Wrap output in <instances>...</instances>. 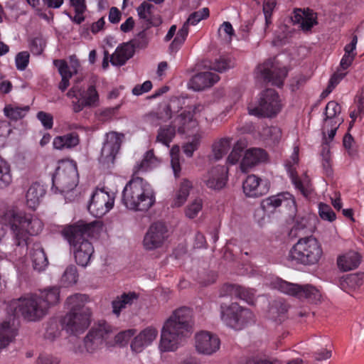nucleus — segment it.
<instances>
[{
	"instance_id": "obj_1",
	"label": "nucleus",
	"mask_w": 364,
	"mask_h": 364,
	"mask_svg": "<svg viewBox=\"0 0 364 364\" xmlns=\"http://www.w3.org/2000/svg\"><path fill=\"white\" fill-rule=\"evenodd\" d=\"M9 315L12 316L0 325V350L8 346L17 335L15 320L22 316L28 321H38L46 315V305H43L38 294H26L17 299L11 301L6 307Z\"/></svg>"
},
{
	"instance_id": "obj_2",
	"label": "nucleus",
	"mask_w": 364,
	"mask_h": 364,
	"mask_svg": "<svg viewBox=\"0 0 364 364\" xmlns=\"http://www.w3.org/2000/svg\"><path fill=\"white\" fill-rule=\"evenodd\" d=\"M100 228L99 221L86 223L80 220L63 229L62 235L69 242L78 265L86 267L89 264L94 253V247L87 237H94Z\"/></svg>"
},
{
	"instance_id": "obj_3",
	"label": "nucleus",
	"mask_w": 364,
	"mask_h": 364,
	"mask_svg": "<svg viewBox=\"0 0 364 364\" xmlns=\"http://www.w3.org/2000/svg\"><path fill=\"white\" fill-rule=\"evenodd\" d=\"M192 327L191 309L186 306L176 309L163 326L159 344L161 350H176L182 338L191 333Z\"/></svg>"
},
{
	"instance_id": "obj_4",
	"label": "nucleus",
	"mask_w": 364,
	"mask_h": 364,
	"mask_svg": "<svg viewBox=\"0 0 364 364\" xmlns=\"http://www.w3.org/2000/svg\"><path fill=\"white\" fill-rule=\"evenodd\" d=\"M3 220L9 226L14 244L16 246H26L29 236L38 235L43 227L41 220L16 208L6 210Z\"/></svg>"
},
{
	"instance_id": "obj_5",
	"label": "nucleus",
	"mask_w": 364,
	"mask_h": 364,
	"mask_svg": "<svg viewBox=\"0 0 364 364\" xmlns=\"http://www.w3.org/2000/svg\"><path fill=\"white\" fill-rule=\"evenodd\" d=\"M122 202L128 209L146 211L155 203V193L144 178L132 176L122 191Z\"/></svg>"
},
{
	"instance_id": "obj_6",
	"label": "nucleus",
	"mask_w": 364,
	"mask_h": 364,
	"mask_svg": "<svg viewBox=\"0 0 364 364\" xmlns=\"http://www.w3.org/2000/svg\"><path fill=\"white\" fill-rule=\"evenodd\" d=\"M323 255L319 241L313 236L299 238L290 249L287 259L295 264L312 266L316 264Z\"/></svg>"
},
{
	"instance_id": "obj_7",
	"label": "nucleus",
	"mask_w": 364,
	"mask_h": 364,
	"mask_svg": "<svg viewBox=\"0 0 364 364\" xmlns=\"http://www.w3.org/2000/svg\"><path fill=\"white\" fill-rule=\"evenodd\" d=\"M53 193H64L73 190L78 183V173L76 163L73 161L59 162L52 176Z\"/></svg>"
},
{
	"instance_id": "obj_8",
	"label": "nucleus",
	"mask_w": 364,
	"mask_h": 364,
	"mask_svg": "<svg viewBox=\"0 0 364 364\" xmlns=\"http://www.w3.org/2000/svg\"><path fill=\"white\" fill-rule=\"evenodd\" d=\"M220 318L222 321L230 328L239 331L247 325L254 323V314L247 308L236 302L220 305Z\"/></svg>"
},
{
	"instance_id": "obj_9",
	"label": "nucleus",
	"mask_w": 364,
	"mask_h": 364,
	"mask_svg": "<svg viewBox=\"0 0 364 364\" xmlns=\"http://www.w3.org/2000/svg\"><path fill=\"white\" fill-rule=\"evenodd\" d=\"M279 96L274 89H267L261 94L259 104L254 107H248L249 114L259 117H272L281 109Z\"/></svg>"
},
{
	"instance_id": "obj_10",
	"label": "nucleus",
	"mask_w": 364,
	"mask_h": 364,
	"mask_svg": "<svg viewBox=\"0 0 364 364\" xmlns=\"http://www.w3.org/2000/svg\"><path fill=\"white\" fill-rule=\"evenodd\" d=\"M274 288L282 293L299 299H316L320 296L319 291L310 284L299 285L282 279H277Z\"/></svg>"
},
{
	"instance_id": "obj_11",
	"label": "nucleus",
	"mask_w": 364,
	"mask_h": 364,
	"mask_svg": "<svg viewBox=\"0 0 364 364\" xmlns=\"http://www.w3.org/2000/svg\"><path fill=\"white\" fill-rule=\"evenodd\" d=\"M124 135L115 132H111L107 134L106 140L101 150L100 162L107 168H110L114 165L115 158L118 154L122 139Z\"/></svg>"
},
{
	"instance_id": "obj_12",
	"label": "nucleus",
	"mask_w": 364,
	"mask_h": 364,
	"mask_svg": "<svg viewBox=\"0 0 364 364\" xmlns=\"http://www.w3.org/2000/svg\"><path fill=\"white\" fill-rule=\"evenodd\" d=\"M114 194L105 191L96 189L91 196L88 210L96 218H100L109 212L114 206Z\"/></svg>"
},
{
	"instance_id": "obj_13",
	"label": "nucleus",
	"mask_w": 364,
	"mask_h": 364,
	"mask_svg": "<svg viewBox=\"0 0 364 364\" xmlns=\"http://www.w3.org/2000/svg\"><path fill=\"white\" fill-rule=\"evenodd\" d=\"M91 311L85 309L82 313L68 312L61 320L63 328L71 334L82 333L90 324Z\"/></svg>"
},
{
	"instance_id": "obj_14",
	"label": "nucleus",
	"mask_w": 364,
	"mask_h": 364,
	"mask_svg": "<svg viewBox=\"0 0 364 364\" xmlns=\"http://www.w3.org/2000/svg\"><path fill=\"white\" fill-rule=\"evenodd\" d=\"M168 228L164 223H152L144 237V248L146 250H154L162 247L168 237Z\"/></svg>"
},
{
	"instance_id": "obj_15",
	"label": "nucleus",
	"mask_w": 364,
	"mask_h": 364,
	"mask_svg": "<svg viewBox=\"0 0 364 364\" xmlns=\"http://www.w3.org/2000/svg\"><path fill=\"white\" fill-rule=\"evenodd\" d=\"M110 331L111 326L105 321L100 322L97 326L92 328L84 339L86 350L92 353L101 348Z\"/></svg>"
},
{
	"instance_id": "obj_16",
	"label": "nucleus",
	"mask_w": 364,
	"mask_h": 364,
	"mask_svg": "<svg viewBox=\"0 0 364 364\" xmlns=\"http://www.w3.org/2000/svg\"><path fill=\"white\" fill-rule=\"evenodd\" d=\"M257 70L265 82L278 87H282L288 73L285 67L277 66L271 59L259 65Z\"/></svg>"
},
{
	"instance_id": "obj_17",
	"label": "nucleus",
	"mask_w": 364,
	"mask_h": 364,
	"mask_svg": "<svg viewBox=\"0 0 364 364\" xmlns=\"http://www.w3.org/2000/svg\"><path fill=\"white\" fill-rule=\"evenodd\" d=\"M195 339L196 350L200 353L211 355L220 348L219 338L210 332L200 331L196 333Z\"/></svg>"
},
{
	"instance_id": "obj_18",
	"label": "nucleus",
	"mask_w": 364,
	"mask_h": 364,
	"mask_svg": "<svg viewBox=\"0 0 364 364\" xmlns=\"http://www.w3.org/2000/svg\"><path fill=\"white\" fill-rule=\"evenodd\" d=\"M228 169L224 166L213 167L203 178L208 188L220 190L226 185Z\"/></svg>"
},
{
	"instance_id": "obj_19",
	"label": "nucleus",
	"mask_w": 364,
	"mask_h": 364,
	"mask_svg": "<svg viewBox=\"0 0 364 364\" xmlns=\"http://www.w3.org/2000/svg\"><path fill=\"white\" fill-rule=\"evenodd\" d=\"M243 191L248 197L257 198L267 193L269 186L267 181H263L255 175L247 177L242 185Z\"/></svg>"
},
{
	"instance_id": "obj_20",
	"label": "nucleus",
	"mask_w": 364,
	"mask_h": 364,
	"mask_svg": "<svg viewBox=\"0 0 364 364\" xmlns=\"http://www.w3.org/2000/svg\"><path fill=\"white\" fill-rule=\"evenodd\" d=\"M99 101V95L94 85H90L87 89L81 90L78 100L73 102L74 112L78 113L85 107H95Z\"/></svg>"
},
{
	"instance_id": "obj_21",
	"label": "nucleus",
	"mask_w": 364,
	"mask_h": 364,
	"mask_svg": "<svg viewBox=\"0 0 364 364\" xmlns=\"http://www.w3.org/2000/svg\"><path fill=\"white\" fill-rule=\"evenodd\" d=\"M293 163L291 161H287L286 163V169L287 173L291 178L292 183L294 185L295 188L298 189L304 196L307 195V186L309 183V178L306 174H304L303 178L299 177L295 164L298 163V150L294 151V153L292 156Z\"/></svg>"
},
{
	"instance_id": "obj_22",
	"label": "nucleus",
	"mask_w": 364,
	"mask_h": 364,
	"mask_svg": "<svg viewBox=\"0 0 364 364\" xmlns=\"http://www.w3.org/2000/svg\"><path fill=\"white\" fill-rule=\"evenodd\" d=\"M220 80L218 75L211 72H201L193 75L188 85L190 89L200 91L215 85Z\"/></svg>"
},
{
	"instance_id": "obj_23",
	"label": "nucleus",
	"mask_w": 364,
	"mask_h": 364,
	"mask_svg": "<svg viewBox=\"0 0 364 364\" xmlns=\"http://www.w3.org/2000/svg\"><path fill=\"white\" fill-rule=\"evenodd\" d=\"M282 203L286 205H295L293 196L288 192H285L270 196L262 201L261 207L265 212L273 213Z\"/></svg>"
},
{
	"instance_id": "obj_24",
	"label": "nucleus",
	"mask_w": 364,
	"mask_h": 364,
	"mask_svg": "<svg viewBox=\"0 0 364 364\" xmlns=\"http://www.w3.org/2000/svg\"><path fill=\"white\" fill-rule=\"evenodd\" d=\"M158 331L154 327H147L134 337L131 343V348L135 353L141 352L156 338Z\"/></svg>"
},
{
	"instance_id": "obj_25",
	"label": "nucleus",
	"mask_w": 364,
	"mask_h": 364,
	"mask_svg": "<svg viewBox=\"0 0 364 364\" xmlns=\"http://www.w3.org/2000/svg\"><path fill=\"white\" fill-rule=\"evenodd\" d=\"M267 157V154L262 149L252 148L247 150L240 164L242 171L247 172L250 168L264 161Z\"/></svg>"
},
{
	"instance_id": "obj_26",
	"label": "nucleus",
	"mask_w": 364,
	"mask_h": 364,
	"mask_svg": "<svg viewBox=\"0 0 364 364\" xmlns=\"http://www.w3.org/2000/svg\"><path fill=\"white\" fill-rule=\"evenodd\" d=\"M34 270L41 272L46 269L48 265L47 255L40 242H34L29 252Z\"/></svg>"
},
{
	"instance_id": "obj_27",
	"label": "nucleus",
	"mask_w": 364,
	"mask_h": 364,
	"mask_svg": "<svg viewBox=\"0 0 364 364\" xmlns=\"http://www.w3.org/2000/svg\"><path fill=\"white\" fill-rule=\"evenodd\" d=\"M135 50L132 43L127 42L119 46L111 55V63L114 65L122 66L133 57Z\"/></svg>"
},
{
	"instance_id": "obj_28",
	"label": "nucleus",
	"mask_w": 364,
	"mask_h": 364,
	"mask_svg": "<svg viewBox=\"0 0 364 364\" xmlns=\"http://www.w3.org/2000/svg\"><path fill=\"white\" fill-rule=\"evenodd\" d=\"M360 261L361 257L358 252L350 251L338 257L337 264L341 270L348 272L356 269Z\"/></svg>"
},
{
	"instance_id": "obj_29",
	"label": "nucleus",
	"mask_w": 364,
	"mask_h": 364,
	"mask_svg": "<svg viewBox=\"0 0 364 364\" xmlns=\"http://www.w3.org/2000/svg\"><path fill=\"white\" fill-rule=\"evenodd\" d=\"M316 14L312 10L307 9L302 12L301 9L296 11L293 18V21L301 24L303 31H310L314 25L317 24Z\"/></svg>"
},
{
	"instance_id": "obj_30",
	"label": "nucleus",
	"mask_w": 364,
	"mask_h": 364,
	"mask_svg": "<svg viewBox=\"0 0 364 364\" xmlns=\"http://www.w3.org/2000/svg\"><path fill=\"white\" fill-rule=\"evenodd\" d=\"M46 193L43 186L38 182L33 183L28 188L26 194V204L29 208L35 210Z\"/></svg>"
},
{
	"instance_id": "obj_31",
	"label": "nucleus",
	"mask_w": 364,
	"mask_h": 364,
	"mask_svg": "<svg viewBox=\"0 0 364 364\" xmlns=\"http://www.w3.org/2000/svg\"><path fill=\"white\" fill-rule=\"evenodd\" d=\"M138 299L139 294L134 291L123 293L112 301L113 313L119 316L122 309L132 306Z\"/></svg>"
},
{
	"instance_id": "obj_32",
	"label": "nucleus",
	"mask_w": 364,
	"mask_h": 364,
	"mask_svg": "<svg viewBox=\"0 0 364 364\" xmlns=\"http://www.w3.org/2000/svg\"><path fill=\"white\" fill-rule=\"evenodd\" d=\"M41 304L46 305V313H48V309L57 304L60 300V288L58 287H51L41 291L38 295Z\"/></svg>"
},
{
	"instance_id": "obj_33",
	"label": "nucleus",
	"mask_w": 364,
	"mask_h": 364,
	"mask_svg": "<svg viewBox=\"0 0 364 364\" xmlns=\"http://www.w3.org/2000/svg\"><path fill=\"white\" fill-rule=\"evenodd\" d=\"M193 111L192 110H183L178 115L173 122V125L177 128L179 133L183 134L187 129H189L192 124H195L193 121Z\"/></svg>"
},
{
	"instance_id": "obj_34",
	"label": "nucleus",
	"mask_w": 364,
	"mask_h": 364,
	"mask_svg": "<svg viewBox=\"0 0 364 364\" xmlns=\"http://www.w3.org/2000/svg\"><path fill=\"white\" fill-rule=\"evenodd\" d=\"M192 188V182L186 178H183L176 191L175 197L171 205L172 207L182 206L186 201Z\"/></svg>"
},
{
	"instance_id": "obj_35",
	"label": "nucleus",
	"mask_w": 364,
	"mask_h": 364,
	"mask_svg": "<svg viewBox=\"0 0 364 364\" xmlns=\"http://www.w3.org/2000/svg\"><path fill=\"white\" fill-rule=\"evenodd\" d=\"M89 301V296L86 294H75L69 296L66 300V304L70 309L69 312L82 313L85 309H90L85 306Z\"/></svg>"
},
{
	"instance_id": "obj_36",
	"label": "nucleus",
	"mask_w": 364,
	"mask_h": 364,
	"mask_svg": "<svg viewBox=\"0 0 364 364\" xmlns=\"http://www.w3.org/2000/svg\"><path fill=\"white\" fill-rule=\"evenodd\" d=\"M158 160L154 156L153 150L147 151L140 163H138L134 167L133 176H136L139 172L147 171L148 170L156 166Z\"/></svg>"
},
{
	"instance_id": "obj_37",
	"label": "nucleus",
	"mask_w": 364,
	"mask_h": 364,
	"mask_svg": "<svg viewBox=\"0 0 364 364\" xmlns=\"http://www.w3.org/2000/svg\"><path fill=\"white\" fill-rule=\"evenodd\" d=\"M230 293L236 298L245 301L249 304L255 301V291L240 285L231 284L228 287Z\"/></svg>"
},
{
	"instance_id": "obj_38",
	"label": "nucleus",
	"mask_w": 364,
	"mask_h": 364,
	"mask_svg": "<svg viewBox=\"0 0 364 364\" xmlns=\"http://www.w3.org/2000/svg\"><path fill=\"white\" fill-rule=\"evenodd\" d=\"M189 33V27L185 23L178 31L176 37L169 46V50L171 53H176L184 43Z\"/></svg>"
},
{
	"instance_id": "obj_39",
	"label": "nucleus",
	"mask_w": 364,
	"mask_h": 364,
	"mask_svg": "<svg viewBox=\"0 0 364 364\" xmlns=\"http://www.w3.org/2000/svg\"><path fill=\"white\" fill-rule=\"evenodd\" d=\"M29 107L28 106L18 107L7 105L4 109V112L5 116L11 120L17 121L24 117Z\"/></svg>"
},
{
	"instance_id": "obj_40",
	"label": "nucleus",
	"mask_w": 364,
	"mask_h": 364,
	"mask_svg": "<svg viewBox=\"0 0 364 364\" xmlns=\"http://www.w3.org/2000/svg\"><path fill=\"white\" fill-rule=\"evenodd\" d=\"M176 127L173 125L161 127L159 130L156 139L163 144L169 146L170 142L176 134Z\"/></svg>"
},
{
	"instance_id": "obj_41",
	"label": "nucleus",
	"mask_w": 364,
	"mask_h": 364,
	"mask_svg": "<svg viewBox=\"0 0 364 364\" xmlns=\"http://www.w3.org/2000/svg\"><path fill=\"white\" fill-rule=\"evenodd\" d=\"M341 112V106L335 101H330L327 103L325 109V122L333 123L336 120V117L340 114Z\"/></svg>"
},
{
	"instance_id": "obj_42",
	"label": "nucleus",
	"mask_w": 364,
	"mask_h": 364,
	"mask_svg": "<svg viewBox=\"0 0 364 364\" xmlns=\"http://www.w3.org/2000/svg\"><path fill=\"white\" fill-rule=\"evenodd\" d=\"M12 181L9 164L0 156V188L7 187Z\"/></svg>"
},
{
	"instance_id": "obj_43",
	"label": "nucleus",
	"mask_w": 364,
	"mask_h": 364,
	"mask_svg": "<svg viewBox=\"0 0 364 364\" xmlns=\"http://www.w3.org/2000/svg\"><path fill=\"white\" fill-rule=\"evenodd\" d=\"M78 273L75 265H69L61 277V283L65 287L72 286L77 283Z\"/></svg>"
},
{
	"instance_id": "obj_44",
	"label": "nucleus",
	"mask_w": 364,
	"mask_h": 364,
	"mask_svg": "<svg viewBox=\"0 0 364 364\" xmlns=\"http://www.w3.org/2000/svg\"><path fill=\"white\" fill-rule=\"evenodd\" d=\"M230 147V141L228 139H221L213 145V152L216 160H219L225 156Z\"/></svg>"
},
{
	"instance_id": "obj_45",
	"label": "nucleus",
	"mask_w": 364,
	"mask_h": 364,
	"mask_svg": "<svg viewBox=\"0 0 364 364\" xmlns=\"http://www.w3.org/2000/svg\"><path fill=\"white\" fill-rule=\"evenodd\" d=\"M234 66V63L230 57L220 56L211 63L210 68L211 70L222 73Z\"/></svg>"
},
{
	"instance_id": "obj_46",
	"label": "nucleus",
	"mask_w": 364,
	"mask_h": 364,
	"mask_svg": "<svg viewBox=\"0 0 364 364\" xmlns=\"http://www.w3.org/2000/svg\"><path fill=\"white\" fill-rule=\"evenodd\" d=\"M210 11L208 8H203L200 10L194 11L190 14L186 22L184 23L188 27L189 26H196L201 20L205 19L209 16Z\"/></svg>"
},
{
	"instance_id": "obj_47",
	"label": "nucleus",
	"mask_w": 364,
	"mask_h": 364,
	"mask_svg": "<svg viewBox=\"0 0 364 364\" xmlns=\"http://www.w3.org/2000/svg\"><path fill=\"white\" fill-rule=\"evenodd\" d=\"M203 208V200L200 198L194 199L186 208V217L191 219L195 218Z\"/></svg>"
},
{
	"instance_id": "obj_48",
	"label": "nucleus",
	"mask_w": 364,
	"mask_h": 364,
	"mask_svg": "<svg viewBox=\"0 0 364 364\" xmlns=\"http://www.w3.org/2000/svg\"><path fill=\"white\" fill-rule=\"evenodd\" d=\"M172 107L170 104L163 102L161 103L155 113L158 119L166 122L172 117Z\"/></svg>"
},
{
	"instance_id": "obj_49",
	"label": "nucleus",
	"mask_w": 364,
	"mask_h": 364,
	"mask_svg": "<svg viewBox=\"0 0 364 364\" xmlns=\"http://www.w3.org/2000/svg\"><path fill=\"white\" fill-rule=\"evenodd\" d=\"M276 5V0H264L262 11L264 15L265 23L267 26L272 23V16Z\"/></svg>"
},
{
	"instance_id": "obj_50",
	"label": "nucleus",
	"mask_w": 364,
	"mask_h": 364,
	"mask_svg": "<svg viewBox=\"0 0 364 364\" xmlns=\"http://www.w3.org/2000/svg\"><path fill=\"white\" fill-rule=\"evenodd\" d=\"M132 43L134 49L136 48H145L149 44V38L145 31L139 32L134 38L129 41Z\"/></svg>"
},
{
	"instance_id": "obj_51",
	"label": "nucleus",
	"mask_w": 364,
	"mask_h": 364,
	"mask_svg": "<svg viewBox=\"0 0 364 364\" xmlns=\"http://www.w3.org/2000/svg\"><path fill=\"white\" fill-rule=\"evenodd\" d=\"M354 143V138L349 132H347L343 136V145L346 149L348 156L351 158H353L358 155V150L353 146Z\"/></svg>"
},
{
	"instance_id": "obj_52",
	"label": "nucleus",
	"mask_w": 364,
	"mask_h": 364,
	"mask_svg": "<svg viewBox=\"0 0 364 364\" xmlns=\"http://www.w3.org/2000/svg\"><path fill=\"white\" fill-rule=\"evenodd\" d=\"M318 213L320 217L325 220L333 221L336 216L330 205L320 203L318 205Z\"/></svg>"
},
{
	"instance_id": "obj_53",
	"label": "nucleus",
	"mask_w": 364,
	"mask_h": 364,
	"mask_svg": "<svg viewBox=\"0 0 364 364\" xmlns=\"http://www.w3.org/2000/svg\"><path fill=\"white\" fill-rule=\"evenodd\" d=\"M135 333L136 330L134 329H128L121 331L115 336V342L120 346H125Z\"/></svg>"
},
{
	"instance_id": "obj_54",
	"label": "nucleus",
	"mask_w": 364,
	"mask_h": 364,
	"mask_svg": "<svg viewBox=\"0 0 364 364\" xmlns=\"http://www.w3.org/2000/svg\"><path fill=\"white\" fill-rule=\"evenodd\" d=\"M341 124V122L338 121H335L333 123L331 122H325V125L323 128V131H326V136L329 141V143L333 141L336 134V132Z\"/></svg>"
},
{
	"instance_id": "obj_55",
	"label": "nucleus",
	"mask_w": 364,
	"mask_h": 364,
	"mask_svg": "<svg viewBox=\"0 0 364 364\" xmlns=\"http://www.w3.org/2000/svg\"><path fill=\"white\" fill-rule=\"evenodd\" d=\"M29 53L27 51L18 53L15 58L16 66L18 70H24L29 63Z\"/></svg>"
},
{
	"instance_id": "obj_56",
	"label": "nucleus",
	"mask_w": 364,
	"mask_h": 364,
	"mask_svg": "<svg viewBox=\"0 0 364 364\" xmlns=\"http://www.w3.org/2000/svg\"><path fill=\"white\" fill-rule=\"evenodd\" d=\"M154 6L146 1H143L140 6L137 8V12L139 17L143 19L144 21L150 18V16L153 14L152 9Z\"/></svg>"
},
{
	"instance_id": "obj_57",
	"label": "nucleus",
	"mask_w": 364,
	"mask_h": 364,
	"mask_svg": "<svg viewBox=\"0 0 364 364\" xmlns=\"http://www.w3.org/2000/svg\"><path fill=\"white\" fill-rule=\"evenodd\" d=\"M53 64L58 69L61 77H72L73 73L70 70L67 62L64 60H55Z\"/></svg>"
},
{
	"instance_id": "obj_58",
	"label": "nucleus",
	"mask_w": 364,
	"mask_h": 364,
	"mask_svg": "<svg viewBox=\"0 0 364 364\" xmlns=\"http://www.w3.org/2000/svg\"><path fill=\"white\" fill-rule=\"evenodd\" d=\"M308 220L305 218H301L300 220H296L293 228L291 229L289 232V235L291 237H297L299 236L301 232H304V230L307 228Z\"/></svg>"
},
{
	"instance_id": "obj_59",
	"label": "nucleus",
	"mask_w": 364,
	"mask_h": 364,
	"mask_svg": "<svg viewBox=\"0 0 364 364\" xmlns=\"http://www.w3.org/2000/svg\"><path fill=\"white\" fill-rule=\"evenodd\" d=\"M37 118L41 122L45 129H50L53 127V118L50 114L41 111L38 112Z\"/></svg>"
},
{
	"instance_id": "obj_60",
	"label": "nucleus",
	"mask_w": 364,
	"mask_h": 364,
	"mask_svg": "<svg viewBox=\"0 0 364 364\" xmlns=\"http://www.w3.org/2000/svg\"><path fill=\"white\" fill-rule=\"evenodd\" d=\"M66 148H73L78 145L80 142L79 135L76 132H71L63 135Z\"/></svg>"
},
{
	"instance_id": "obj_61",
	"label": "nucleus",
	"mask_w": 364,
	"mask_h": 364,
	"mask_svg": "<svg viewBox=\"0 0 364 364\" xmlns=\"http://www.w3.org/2000/svg\"><path fill=\"white\" fill-rule=\"evenodd\" d=\"M243 154V149L235 145L228 157V162L230 164H235L239 161Z\"/></svg>"
},
{
	"instance_id": "obj_62",
	"label": "nucleus",
	"mask_w": 364,
	"mask_h": 364,
	"mask_svg": "<svg viewBox=\"0 0 364 364\" xmlns=\"http://www.w3.org/2000/svg\"><path fill=\"white\" fill-rule=\"evenodd\" d=\"M171 166L173 169L174 176L176 178H178L180 176V173L181 171V164H180V160H179V155L177 153L173 152V149H172L171 153Z\"/></svg>"
},
{
	"instance_id": "obj_63",
	"label": "nucleus",
	"mask_w": 364,
	"mask_h": 364,
	"mask_svg": "<svg viewBox=\"0 0 364 364\" xmlns=\"http://www.w3.org/2000/svg\"><path fill=\"white\" fill-rule=\"evenodd\" d=\"M60 335V331L56 322H50L46 328L45 338L49 340H54Z\"/></svg>"
},
{
	"instance_id": "obj_64",
	"label": "nucleus",
	"mask_w": 364,
	"mask_h": 364,
	"mask_svg": "<svg viewBox=\"0 0 364 364\" xmlns=\"http://www.w3.org/2000/svg\"><path fill=\"white\" fill-rule=\"evenodd\" d=\"M152 88V83L150 80L145 81L142 85H137L132 89V94L136 96L147 92Z\"/></svg>"
}]
</instances>
